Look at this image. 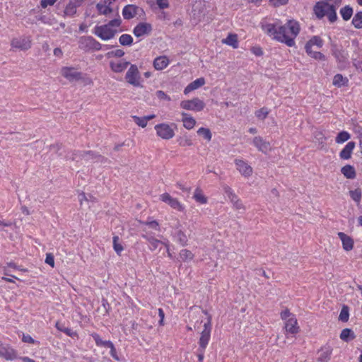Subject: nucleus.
<instances>
[{"instance_id":"f257e3e1","label":"nucleus","mask_w":362,"mask_h":362,"mask_svg":"<svg viewBox=\"0 0 362 362\" xmlns=\"http://www.w3.org/2000/svg\"><path fill=\"white\" fill-rule=\"evenodd\" d=\"M263 30L277 41L285 43L288 47L295 45L294 39L300 32L298 23L293 20L288 21L285 25L276 27L274 24L262 25Z\"/></svg>"},{"instance_id":"f03ea898","label":"nucleus","mask_w":362,"mask_h":362,"mask_svg":"<svg viewBox=\"0 0 362 362\" xmlns=\"http://www.w3.org/2000/svg\"><path fill=\"white\" fill-rule=\"evenodd\" d=\"M121 23L122 20L119 17L115 18L105 25L96 26L94 34L103 40H110L115 37Z\"/></svg>"},{"instance_id":"7ed1b4c3","label":"nucleus","mask_w":362,"mask_h":362,"mask_svg":"<svg viewBox=\"0 0 362 362\" xmlns=\"http://www.w3.org/2000/svg\"><path fill=\"white\" fill-rule=\"evenodd\" d=\"M127 82L134 87H140L141 76L136 65L131 64L125 75Z\"/></svg>"},{"instance_id":"20e7f679","label":"nucleus","mask_w":362,"mask_h":362,"mask_svg":"<svg viewBox=\"0 0 362 362\" xmlns=\"http://www.w3.org/2000/svg\"><path fill=\"white\" fill-rule=\"evenodd\" d=\"M154 129L156 130V135L164 140H169L175 136L173 129L167 123L156 124Z\"/></svg>"},{"instance_id":"39448f33","label":"nucleus","mask_w":362,"mask_h":362,"mask_svg":"<svg viewBox=\"0 0 362 362\" xmlns=\"http://www.w3.org/2000/svg\"><path fill=\"white\" fill-rule=\"evenodd\" d=\"M180 107L184 110L199 112L204 108L205 103L199 98H194L192 100L181 101Z\"/></svg>"},{"instance_id":"423d86ee","label":"nucleus","mask_w":362,"mask_h":362,"mask_svg":"<svg viewBox=\"0 0 362 362\" xmlns=\"http://www.w3.org/2000/svg\"><path fill=\"white\" fill-rule=\"evenodd\" d=\"M211 317L209 316L208 321L204 325V329L201 333V336L199 341V349L204 351L206 348L211 336Z\"/></svg>"},{"instance_id":"0eeeda50","label":"nucleus","mask_w":362,"mask_h":362,"mask_svg":"<svg viewBox=\"0 0 362 362\" xmlns=\"http://www.w3.org/2000/svg\"><path fill=\"white\" fill-rule=\"evenodd\" d=\"M331 51L332 55L339 64H344L348 59V54L341 45L331 42Z\"/></svg>"},{"instance_id":"6e6552de","label":"nucleus","mask_w":362,"mask_h":362,"mask_svg":"<svg viewBox=\"0 0 362 362\" xmlns=\"http://www.w3.org/2000/svg\"><path fill=\"white\" fill-rule=\"evenodd\" d=\"M234 164L237 171L243 177L248 178L252 176L253 168L247 162L240 158H235L234 160Z\"/></svg>"},{"instance_id":"1a4fd4ad","label":"nucleus","mask_w":362,"mask_h":362,"mask_svg":"<svg viewBox=\"0 0 362 362\" xmlns=\"http://www.w3.org/2000/svg\"><path fill=\"white\" fill-rule=\"evenodd\" d=\"M62 76L69 81H78L83 79V74L74 67L64 66L60 71Z\"/></svg>"},{"instance_id":"9d476101","label":"nucleus","mask_w":362,"mask_h":362,"mask_svg":"<svg viewBox=\"0 0 362 362\" xmlns=\"http://www.w3.org/2000/svg\"><path fill=\"white\" fill-rule=\"evenodd\" d=\"M11 48L25 51L31 47V40L26 37H14L11 41Z\"/></svg>"},{"instance_id":"9b49d317","label":"nucleus","mask_w":362,"mask_h":362,"mask_svg":"<svg viewBox=\"0 0 362 362\" xmlns=\"http://www.w3.org/2000/svg\"><path fill=\"white\" fill-rule=\"evenodd\" d=\"M0 358L6 361H13L18 358L17 351L9 344L0 341Z\"/></svg>"},{"instance_id":"f8f14e48","label":"nucleus","mask_w":362,"mask_h":362,"mask_svg":"<svg viewBox=\"0 0 362 362\" xmlns=\"http://www.w3.org/2000/svg\"><path fill=\"white\" fill-rule=\"evenodd\" d=\"M252 144L259 151H261L264 154L267 153V152L272 150L270 143L259 136L254 137Z\"/></svg>"},{"instance_id":"ddd939ff","label":"nucleus","mask_w":362,"mask_h":362,"mask_svg":"<svg viewBox=\"0 0 362 362\" xmlns=\"http://www.w3.org/2000/svg\"><path fill=\"white\" fill-rule=\"evenodd\" d=\"M337 236L340 239L342 248L346 252L351 251L354 247V239L344 232H339Z\"/></svg>"},{"instance_id":"4468645a","label":"nucleus","mask_w":362,"mask_h":362,"mask_svg":"<svg viewBox=\"0 0 362 362\" xmlns=\"http://www.w3.org/2000/svg\"><path fill=\"white\" fill-rule=\"evenodd\" d=\"M152 31V26L150 23H139L133 30L134 35L140 37L144 35H149Z\"/></svg>"},{"instance_id":"2eb2a0df","label":"nucleus","mask_w":362,"mask_h":362,"mask_svg":"<svg viewBox=\"0 0 362 362\" xmlns=\"http://www.w3.org/2000/svg\"><path fill=\"white\" fill-rule=\"evenodd\" d=\"M333 352V348L328 344L321 347L318 351V357L317 361L318 362H328L331 359V356Z\"/></svg>"},{"instance_id":"dca6fc26","label":"nucleus","mask_w":362,"mask_h":362,"mask_svg":"<svg viewBox=\"0 0 362 362\" xmlns=\"http://www.w3.org/2000/svg\"><path fill=\"white\" fill-rule=\"evenodd\" d=\"M145 233H143L141 235V237L146 240L148 243L151 245V250H154L157 249L159 245H164V243H166L165 242H163L157 238H156L154 236H153L151 233L146 231V229L144 228L143 230Z\"/></svg>"},{"instance_id":"f3484780","label":"nucleus","mask_w":362,"mask_h":362,"mask_svg":"<svg viewBox=\"0 0 362 362\" xmlns=\"http://www.w3.org/2000/svg\"><path fill=\"white\" fill-rule=\"evenodd\" d=\"M129 64L130 63L129 62L124 61L123 59L110 62V67L111 70L115 73L123 72Z\"/></svg>"},{"instance_id":"a211bd4d","label":"nucleus","mask_w":362,"mask_h":362,"mask_svg":"<svg viewBox=\"0 0 362 362\" xmlns=\"http://www.w3.org/2000/svg\"><path fill=\"white\" fill-rule=\"evenodd\" d=\"M139 10H141L137 6L133 4H129L124 7L122 10V16L124 19H132L136 16L138 13Z\"/></svg>"},{"instance_id":"6ab92c4d","label":"nucleus","mask_w":362,"mask_h":362,"mask_svg":"<svg viewBox=\"0 0 362 362\" xmlns=\"http://www.w3.org/2000/svg\"><path fill=\"white\" fill-rule=\"evenodd\" d=\"M329 6V4L325 1H318L315 4V5L313 7V11L315 16L318 18H323L327 12V10Z\"/></svg>"},{"instance_id":"aec40b11","label":"nucleus","mask_w":362,"mask_h":362,"mask_svg":"<svg viewBox=\"0 0 362 362\" xmlns=\"http://www.w3.org/2000/svg\"><path fill=\"white\" fill-rule=\"evenodd\" d=\"M356 144L354 141L348 142L344 148L339 153V158L341 160H349L351 158Z\"/></svg>"},{"instance_id":"412c9836","label":"nucleus","mask_w":362,"mask_h":362,"mask_svg":"<svg viewBox=\"0 0 362 362\" xmlns=\"http://www.w3.org/2000/svg\"><path fill=\"white\" fill-rule=\"evenodd\" d=\"M297 320L294 316H291L285 322V329L286 332L291 334H296L299 332Z\"/></svg>"},{"instance_id":"4be33fe9","label":"nucleus","mask_w":362,"mask_h":362,"mask_svg":"<svg viewBox=\"0 0 362 362\" xmlns=\"http://www.w3.org/2000/svg\"><path fill=\"white\" fill-rule=\"evenodd\" d=\"M205 84V79L202 77L196 79L195 81L191 82L188 84L185 90L184 93L187 95L191 91L198 89L199 88L203 86Z\"/></svg>"},{"instance_id":"5701e85b","label":"nucleus","mask_w":362,"mask_h":362,"mask_svg":"<svg viewBox=\"0 0 362 362\" xmlns=\"http://www.w3.org/2000/svg\"><path fill=\"white\" fill-rule=\"evenodd\" d=\"M222 44L232 47L233 49L238 47V37L235 33H229L226 38L221 40Z\"/></svg>"},{"instance_id":"b1692460","label":"nucleus","mask_w":362,"mask_h":362,"mask_svg":"<svg viewBox=\"0 0 362 362\" xmlns=\"http://www.w3.org/2000/svg\"><path fill=\"white\" fill-rule=\"evenodd\" d=\"M341 174L346 179L354 180L356 177V171L355 168L349 164H346L341 168Z\"/></svg>"},{"instance_id":"393cba45","label":"nucleus","mask_w":362,"mask_h":362,"mask_svg":"<svg viewBox=\"0 0 362 362\" xmlns=\"http://www.w3.org/2000/svg\"><path fill=\"white\" fill-rule=\"evenodd\" d=\"M93 37L90 36H83L79 38L78 46L79 48L85 52L91 50V43Z\"/></svg>"},{"instance_id":"a878e982","label":"nucleus","mask_w":362,"mask_h":362,"mask_svg":"<svg viewBox=\"0 0 362 362\" xmlns=\"http://www.w3.org/2000/svg\"><path fill=\"white\" fill-rule=\"evenodd\" d=\"M182 122L183 127L188 130L193 129L196 124L195 119L185 112L182 113Z\"/></svg>"},{"instance_id":"bb28decb","label":"nucleus","mask_w":362,"mask_h":362,"mask_svg":"<svg viewBox=\"0 0 362 362\" xmlns=\"http://www.w3.org/2000/svg\"><path fill=\"white\" fill-rule=\"evenodd\" d=\"M169 64V59L166 56H160L153 61V66L156 70H163Z\"/></svg>"},{"instance_id":"cd10ccee","label":"nucleus","mask_w":362,"mask_h":362,"mask_svg":"<svg viewBox=\"0 0 362 362\" xmlns=\"http://www.w3.org/2000/svg\"><path fill=\"white\" fill-rule=\"evenodd\" d=\"M349 195L351 200L354 202L357 206L360 204L362 199V189L360 187L350 189L349 191Z\"/></svg>"},{"instance_id":"c85d7f7f","label":"nucleus","mask_w":362,"mask_h":362,"mask_svg":"<svg viewBox=\"0 0 362 362\" xmlns=\"http://www.w3.org/2000/svg\"><path fill=\"white\" fill-rule=\"evenodd\" d=\"M314 142L318 145L319 149H325L326 137L322 132L317 131L314 133Z\"/></svg>"},{"instance_id":"c756f323","label":"nucleus","mask_w":362,"mask_h":362,"mask_svg":"<svg viewBox=\"0 0 362 362\" xmlns=\"http://www.w3.org/2000/svg\"><path fill=\"white\" fill-rule=\"evenodd\" d=\"M193 199L201 204H206L208 202L207 197L204 194L200 187H197L193 194Z\"/></svg>"},{"instance_id":"7c9ffc66","label":"nucleus","mask_w":362,"mask_h":362,"mask_svg":"<svg viewBox=\"0 0 362 362\" xmlns=\"http://www.w3.org/2000/svg\"><path fill=\"white\" fill-rule=\"evenodd\" d=\"M349 80L347 78L344 77L341 74H336L332 81V84L334 86L341 88L342 86H346L348 85Z\"/></svg>"},{"instance_id":"2f4dec72","label":"nucleus","mask_w":362,"mask_h":362,"mask_svg":"<svg viewBox=\"0 0 362 362\" xmlns=\"http://www.w3.org/2000/svg\"><path fill=\"white\" fill-rule=\"evenodd\" d=\"M356 338V334L354 332L349 328H345L342 329L341 334H340V339L345 341L349 342Z\"/></svg>"},{"instance_id":"473e14b6","label":"nucleus","mask_w":362,"mask_h":362,"mask_svg":"<svg viewBox=\"0 0 362 362\" xmlns=\"http://www.w3.org/2000/svg\"><path fill=\"white\" fill-rule=\"evenodd\" d=\"M92 337L94 339L95 344L98 346H104L109 348L113 343L111 341H104L103 340L98 334L93 333L92 334Z\"/></svg>"},{"instance_id":"72a5a7b5","label":"nucleus","mask_w":362,"mask_h":362,"mask_svg":"<svg viewBox=\"0 0 362 362\" xmlns=\"http://www.w3.org/2000/svg\"><path fill=\"white\" fill-rule=\"evenodd\" d=\"M233 204V207L239 211H245L246 210V207L242 200L237 196L235 198L230 201Z\"/></svg>"},{"instance_id":"f704fd0d","label":"nucleus","mask_w":362,"mask_h":362,"mask_svg":"<svg viewBox=\"0 0 362 362\" xmlns=\"http://www.w3.org/2000/svg\"><path fill=\"white\" fill-rule=\"evenodd\" d=\"M197 133L199 136L203 137L207 141L211 140L212 134L209 128L201 127L197 130Z\"/></svg>"},{"instance_id":"c9c22d12","label":"nucleus","mask_w":362,"mask_h":362,"mask_svg":"<svg viewBox=\"0 0 362 362\" xmlns=\"http://www.w3.org/2000/svg\"><path fill=\"white\" fill-rule=\"evenodd\" d=\"M325 15L331 23L335 22L337 19L336 7L334 5L329 4Z\"/></svg>"},{"instance_id":"e433bc0d","label":"nucleus","mask_w":362,"mask_h":362,"mask_svg":"<svg viewBox=\"0 0 362 362\" xmlns=\"http://www.w3.org/2000/svg\"><path fill=\"white\" fill-rule=\"evenodd\" d=\"M340 14L344 21H349L353 15V8L346 6L340 9Z\"/></svg>"},{"instance_id":"4c0bfd02","label":"nucleus","mask_w":362,"mask_h":362,"mask_svg":"<svg viewBox=\"0 0 362 362\" xmlns=\"http://www.w3.org/2000/svg\"><path fill=\"white\" fill-rule=\"evenodd\" d=\"M77 5L76 2L70 1L64 9V15L68 16H73L76 13Z\"/></svg>"},{"instance_id":"58836bf2","label":"nucleus","mask_w":362,"mask_h":362,"mask_svg":"<svg viewBox=\"0 0 362 362\" xmlns=\"http://www.w3.org/2000/svg\"><path fill=\"white\" fill-rule=\"evenodd\" d=\"M180 257L183 262H189L193 259L194 254L189 250L182 249L180 252Z\"/></svg>"},{"instance_id":"ea45409f","label":"nucleus","mask_w":362,"mask_h":362,"mask_svg":"<svg viewBox=\"0 0 362 362\" xmlns=\"http://www.w3.org/2000/svg\"><path fill=\"white\" fill-rule=\"evenodd\" d=\"M351 23L356 28H362V11L357 12L354 16Z\"/></svg>"},{"instance_id":"a19ab883","label":"nucleus","mask_w":362,"mask_h":362,"mask_svg":"<svg viewBox=\"0 0 362 362\" xmlns=\"http://www.w3.org/2000/svg\"><path fill=\"white\" fill-rule=\"evenodd\" d=\"M176 238H177V241L179 242V243L181 245L185 246L187 245L188 238L183 230H177L176 233Z\"/></svg>"},{"instance_id":"79ce46f5","label":"nucleus","mask_w":362,"mask_h":362,"mask_svg":"<svg viewBox=\"0 0 362 362\" xmlns=\"http://www.w3.org/2000/svg\"><path fill=\"white\" fill-rule=\"evenodd\" d=\"M222 189L224 194L228 197L230 202L235 198L238 195L234 192L233 189L228 185H222Z\"/></svg>"},{"instance_id":"37998d69","label":"nucleus","mask_w":362,"mask_h":362,"mask_svg":"<svg viewBox=\"0 0 362 362\" xmlns=\"http://www.w3.org/2000/svg\"><path fill=\"white\" fill-rule=\"evenodd\" d=\"M119 42L123 46H130L133 42V38L130 35L123 34L119 37Z\"/></svg>"},{"instance_id":"c03bdc74","label":"nucleus","mask_w":362,"mask_h":362,"mask_svg":"<svg viewBox=\"0 0 362 362\" xmlns=\"http://www.w3.org/2000/svg\"><path fill=\"white\" fill-rule=\"evenodd\" d=\"M350 134L345 131L340 132L336 136L335 141L337 144H341L350 139Z\"/></svg>"},{"instance_id":"a18cd8bd","label":"nucleus","mask_w":362,"mask_h":362,"mask_svg":"<svg viewBox=\"0 0 362 362\" xmlns=\"http://www.w3.org/2000/svg\"><path fill=\"white\" fill-rule=\"evenodd\" d=\"M141 223L145 226L148 227V228L153 229L157 232H159L160 230L158 222L155 220L141 222Z\"/></svg>"},{"instance_id":"49530a36","label":"nucleus","mask_w":362,"mask_h":362,"mask_svg":"<svg viewBox=\"0 0 362 362\" xmlns=\"http://www.w3.org/2000/svg\"><path fill=\"white\" fill-rule=\"evenodd\" d=\"M349 307L346 305H344L341 310L339 320L346 322L349 320Z\"/></svg>"},{"instance_id":"de8ad7c7","label":"nucleus","mask_w":362,"mask_h":362,"mask_svg":"<svg viewBox=\"0 0 362 362\" xmlns=\"http://www.w3.org/2000/svg\"><path fill=\"white\" fill-rule=\"evenodd\" d=\"M119 238L118 236L115 235L113 237V248L116 253L118 255H120L121 252L123 251V246L120 243H119Z\"/></svg>"},{"instance_id":"09e8293b","label":"nucleus","mask_w":362,"mask_h":362,"mask_svg":"<svg viewBox=\"0 0 362 362\" xmlns=\"http://www.w3.org/2000/svg\"><path fill=\"white\" fill-rule=\"evenodd\" d=\"M311 46L316 45L317 47L320 48L322 47L323 42L322 39L318 36H313L310 40H309L307 43Z\"/></svg>"},{"instance_id":"8fccbe9b","label":"nucleus","mask_w":362,"mask_h":362,"mask_svg":"<svg viewBox=\"0 0 362 362\" xmlns=\"http://www.w3.org/2000/svg\"><path fill=\"white\" fill-rule=\"evenodd\" d=\"M134 122L139 127L144 128L147 125L146 119L144 117H140L136 115L132 116Z\"/></svg>"},{"instance_id":"3c124183","label":"nucleus","mask_w":362,"mask_h":362,"mask_svg":"<svg viewBox=\"0 0 362 362\" xmlns=\"http://www.w3.org/2000/svg\"><path fill=\"white\" fill-rule=\"evenodd\" d=\"M170 206L179 211H183L185 209L184 206L178 201L177 199L174 198L173 201L170 203Z\"/></svg>"},{"instance_id":"603ef678","label":"nucleus","mask_w":362,"mask_h":362,"mask_svg":"<svg viewBox=\"0 0 362 362\" xmlns=\"http://www.w3.org/2000/svg\"><path fill=\"white\" fill-rule=\"evenodd\" d=\"M97 8L100 13L104 15H107L112 11V9L109 6L101 5L99 4L97 5Z\"/></svg>"},{"instance_id":"864d4df0","label":"nucleus","mask_w":362,"mask_h":362,"mask_svg":"<svg viewBox=\"0 0 362 362\" xmlns=\"http://www.w3.org/2000/svg\"><path fill=\"white\" fill-rule=\"evenodd\" d=\"M269 112L267 108L262 107L255 112V115L259 119L264 120L268 115Z\"/></svg>"},{"instance_id":"5fc2aeb1","label":"nucleus","mask_w":362,"mask_h":362,"mask_svg":"<svg viewBox=\"0 0 362 362\" xmlns=\"http://www.w3.org/2000/svg\"><path fill=\"white\" fill-rule=\"evenodd\" d=\"M179 144L181 146H191L193 145V143L189 137H187V136H184L182 138L180 139Z\"/></svg>"},{"instance_id":"6e6d98bb","label":"nucleus","mask_w":362,"mask_h":362,"mask_svg":"<svg viewBox=\"0 0 362 362\" xmlns=\"http://www.w3.org/2000/svg\"><path fill=\"white\" fill-rule=\"evenodd\" d=\"M124 55V52L122 49H117L116 50L107 53V56L110 57H122Z\"/></svg>"},{"instance_id":"4d7b16f0","label":"nucleus","mask_w":362,"mask_h":362,"mask_svg":"<svg viewBox=\"0 0 362 362\" xmlns=\"http://www.w3.org/2000/svg\"><path fill=\"white\" fill-rule=\"evenodd\" d=\"M288 0H269V4L274 7H279L280 6L286 5Z\"/></svg>"},{"instance_id":"13d9d810","label":"nucleus","mask_w":362,"mask_h":362,"mask_svg":"<svg viewBox=\"0 0 362 362\" xmlns=\"http://www.w3.org/2000/svg\"><path fill=\"white\" fill-rule=\"evenodd\" d=\"M156 95L160 100H165L168 101L171 100L170 98L163 90H157Z\"/></svg>"},{"instance_id":"bf43d9fd","label":"nucleus","mask_w":362,"mask_h":362,"mask_svg":"<svg viewBox=\"0 0 362 362\" xmlns=\"http://www.w3.org/2000/svg\"><path fill=\"white\" fill-rule=\"evenodd\" d=\"M173 199L168 193H164L160 195V200L169 205Z\"/></svg>"},{"instance_id":"052dcab7","label":"nucleus","mask_w":362,"mask_h":362,"mask_svg":"<svg viewBox=\"0 0 362 362\" xmlns=\"http://www.w3.org/2000/svg\"><path fill=\"white\" fill-rule=\"evenodd\" d=\"M45 262L51 266L52 268L54 267V256L51 253L46 255Z\"/></svg>"},{"instance_id":"680f3d73","label":"nucleus","mask_w":362,"mask_h":362,"mask_svg":"<svg viewBox=\"0 0 362 362\" xmlns=\"http://www.w3.org/2000/svg\"><path fill=\"white\" fill-rule=\"evenodd\" d=\"M156 4L160 9H164L169 7L168 0H156Z\"/></svg>"},{"instance_id":"e2e57ef3","label":"nucleus","mask_w":362,"mask_h":362,"mask_svg":"<svg viewBox=\"0 0 362 362\" xmlns=\"http://www.w3.org/2000/svg\"><path fill=\"white\" fill-rule=\"evenodd\" d=\"M312 58L317 60L325 61L326 59L325 56L320 52H314L313 54L311 56Z\"/></svg>"},{"instance_id":"0e129e2a","label":"nucleus","mask_w":362,"mask_h":362,"mask_svg":"<svg viewBox=\"0 0 362 362\" xmlns=\"http://www.w3.org/2000/svg\"><path fill=\"white\" fill-rule=\"evenodd\" d=\"M356 139L358 141V147L361 153H362V129H360L356 132Z\"/></svg>"},{"instance_id":"69168bd1","label":"nucleus","mask_w":362,"mask_h":362,"mask_svg":"<svg viewBox=\"0 0 362 362\" xmlns=\"http://www.w3.org/2000/svg\"><path fill=\"white\" fill-rule=\"evenodd\" d=\"M291 316H294V315L293 314H291L290 313L289 310H288V309H286L281 313V317L282 320H287Z\"/></svg>"},{"instance_id":"338daca9","label":"nucleus","mask_w":362,"mask_h":362,"mask_svg":"<svg viewBox=\"0 0 362 362\" xmlns=\"http://www.w3.org/2000/svg\"><path fill=\"white\" fill-rule=\"evenodd\" d=\"M57 0H41L40 5L42 8H45L48 6H52Z\"/></svg>"},{"instance_id":"774afa93","label":"nucleus","mask_w":362,"mask_h":362,"mask_svg":"<svg viewBox=\"0 0 362 362\" xmlns=\"http://www.w3.org/2000/svg\"><path fill=\"white\" fill-rule=\"evenodd\" d=\"M102 48L101 44L93 38L91 43V50H100Z\"/></svg>"}]
</instances>
